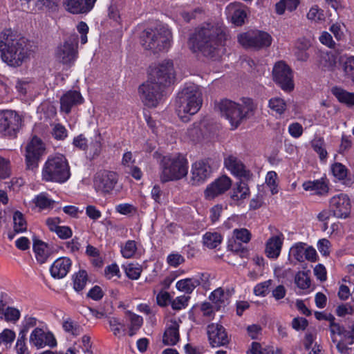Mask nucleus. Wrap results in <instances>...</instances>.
<instances>
[{
	"instance_id": "nucleus-22",
	"label": "nucleus",
	"mask_w": 354,
	"mask_h": 354,
	"mask_svg": "<svg viewBox=\"0 0 354 354\" xmlns=\"http://www.w3.org/2000/svg\"><path fill=\"white\" fill-rule=\"evenodd\" d=\"M225 12L227 19L236 26H242L247 17L245 7L241 3H230L225 9Z\"/></svg>"
},
{
	"instance_id": "nucleus-30",
	"label": "nucleus",
	"mask_w": 354,
	"mask_h": 354,
	"mask_svg": "<svg viewBox=\"0 0 354 354\" xmlns=\"http://www.w3.org/2000/svg\"><path fill=\"white\" fill-rule=\"evenodd\" d=\"M337 57L331 52L320 51L317 57V62L319 67L324 70H333Z\"/></svg>"
},
{
	"instance_id": "nucleus-50",
	"label": "nucleus",
	"mask_w": 354,
	"mask_h": 354,
	"mask_svg": "<svg viewBox=\"0 0 354 354\" xmlns=\"http://www.w3.org/2000/svg\"><path fill=\"white\" fill-rule=\"evenodd\" d=\"M16 337L14 330L6 328L0 333V345H3L6 348H10Z\"/></svg>"
},
{
	"instance_id": "nucleus-20",
	"label": "nucleus",
	"mask_w": 354,
	"mask_h": 354,
	"mask_svg": "<svg viewBox=\"0 0 354 354\" xmlns=\"http://www.w3.org/2000/svg\"><path fill=\"white\" fill-rule=\"evenodd\" d=\"M30 343L37 348H42L46 346L55 347L57 345L54 335L51 332L44 330L39 327L35 328L31 332Z\"/></svg>"
},
{
	"instance_id": "nucleus-35",
	"label": "nucleus",
	"mask_w": 354,
	"mask_h": 354,
	"mask_svg": "<svg viewBox=\"0 0 354 354\" xmlns=\"http://www.w3.org/2000/svg\"><path fill=\"white\" fill-rule=\"evenodd\" d=\"M198 286H200V279L194 277L180 279L176 283L177 290L186 294L192 293Z\"/></svg>"
},
{
	"instance_id": "nucleus-46",
	"label": "nucleus",
	"mask_w": 354,
	"mask_h": 354,
	"mask_svg": "<svg viewBox=\"0 0 354 354\" xmlns=\"http://www.w3.org/2000/svg\"><path fill=\"white\" fill-rule=\"evenodd\" d=\"M62 327L66 333L73 336H78L82 332V328L78 324V323L70 318H67L63 322Z\"/></svg>"
},
{
	"instance_id": "nucleus-43",
	"label": "nucleus",
	"mask_w": 354,
	"mask_h": 354,
	"mask_svg": "<svg viewBox=\"0 0 354 354\" xmlns=\"http://www.w3.org/2000/svg\"><path fill=\"white\" fill-rule=\"evenodd\" d=\"M203 243L209 248H216L222 241V236L218 232H206L203 237Z\"/></svg>"
},
{
	"instance_id": "nucleus-51",
	"label": "nucleus",
	"mask_w": 354,
	"mask_h": 354,
	"mask_svg": "<svg viewBox=\"0 0 354 354\" xmlns=\"http://www.w3.org/2000/svg\"><path fill=\"white\" fill-rule=\"evenodd\" d=\"M312 146L315 151L319 155L321 161L326 162L328 153L325 148L324 140L321 139L315 140L312 143Z\"/></svg>"
},
{
	"instance_id": "nucleus-24",
	"label": "nucleus",
	"mask_w": 354,
	"mask_h": 354,
	"mask_svg": "<svg viewBox=\"0 0 354 354\" xmlns=\"http://www.w3.org/2000/svg\"><path fill=\"white\" fill-rule=\"evenodd\" d=\"M96 0H65L64 6L66 10L72 14H84L90 12Z\"/></svg>"
},
{
	"instance_id": "nucleus-63",
	"label": "nucleus",
	"mask_w": 354,
	"mask_h": 354,
	"mask_svg": "<svg viewBox=\"0 0 354 354\" xmlns=\"http://www.w3.org/2000/svg\"><path fill=\"white\" fill-rule=\"evenodd\" d=\"M185 261L184 257L178 253H172L167 256V261L172 267L176 268Z\"/></svg>"
},
{
	"instance_id": "nucleus-56",
	"label": "nucleus",
	"mask_w": 354,
	"mask_h": 354,
	"mask_svg": "<svg viewBox=\"0 0 354 354\" xmlns=\"http://www.w3.org/2000/svg\"><path fill=\"white\" fill-rule=\"evenodd\" d=\"M115 212L122 215H131L137 212L136 206L131 203H120L115 206Z\"/></svg>"
},
{
	"instance_id": "nucleus-37",
	"label": "nucleus",
	"mask_w": 354,
	"mask_h": 354,
	"mask_svg": "<svg viewBox=\"0 0 354 354\" xmlns=\"http://www.w3.org/2000/svg\"><path fill=\"white\" fill-rule=\"evenodd\" d=\"M120 248L122 257L125 259L133 258L138 251V243L136 241L128 240L120 244Z\"/></svg>"
},
{
	"instance_id": "nucleus-23",
	"label": "nucleus",
	"mask_w": 354,
	"mask_h": 354,
	"mask_svg": "<svg viewBox=\"0 0 354 354\" xmlns=\"http://www.w3.org/2000/svg\"><path fill=\"white\" fill-rule=\"evenodd\" d=\"M84 98L77 91H68L60 97V111L68 114L71 109L83 103Z\"/></svg>"
},
{
	"instance_id": "nucleus-44",
	"label": "nucleus",
	"mask_w": 354,
	"mask_h": 354,
	"mask_svg": "<svg viewBox=\"0 0 354 354\" xmlns=\"http://www.w3.org/2000/svg\"><path fill=\"white\" fill-rule=\"evenodd\" d=\"M269 108L275 113L282 115L287 108V104L283 98L272 97L268 102Z\"/></svg>"
},
{
	"instance_id": "nucleus-58",
	"label": "nucleus",
	"mask_w": 354,
	"mask_h": 354,
	"mask_svg": "<svg viewBox=\"0 0 354 354\" xmlns=\"http://www.w3.org/2000/svg\"><path fill=\"white\" fill-rule=\"evenodd\" d=\"M233 234L236 239L241 243H247L251 239V234L245 228L235 229Z\"/></svg>"
},
{
	"instance_id": "nucleus-42",
	"label": "nucleus",
	"mask_w": 354,
	"mask_h": 354,
	"mask_svg": "<svg viewBox=\"0 0 354 354\" xmlns=\"http://www.w3.org/2000/svg\"><path fill=\"white\" fill-rule=\"evenodd\" d=\"M102 136L100 133H96L93 137L90 144L88 145L87 150L93 158L97 156L100 153L102 148Z\"/></svg>"
},
{
	"instance_id": "nucleus-48",
	"label": "nucleus",
	"mask_w": 354,
	"mask_h": 354,
	"mask_svg": "<svg viewBox=\"0 0 354 354\" xmlns=\"http://www.w3.org/2000/svg\"><path fill=\"white\" fill-rule=\"evenodd\" d=\"M14 230L17 233H21L26 230L27 223L22 213L19 211L15 212L13 214Z\"/></svg>"
},
{
	"instance_id": "nucleus-31",
	"label": "nucleus",
	"mask_w": 354,
	"mask_h": 354,
	"mask_svg": "<svg viewBox=\"0 0 354 354\" xmlns=\"http://www.w3.org/2000/svg\"><path fill=\"white\" fill-rule=\"evenodd\" d=\"M209 299L217 309H220L229 304L230 294L222 288H218L211 292Z\"/></svg>"
},
{
	"instance_id": "nucleus-25",
	"label": "nucleus",
	"mask_w": 354,
	"mask_h": 354,
	"mask_svg": "<svg viewBox=\"0 0 354 354\" xmlns=\"http://www.w3.org/2000/svg\"><path fill=\"white\" fill-rule=\"evenodd\" d=\"M72 261L68 257H62L57 259L50 268L53 278L60 279L65 277L71 270Z\"/></svg>"
},
{
	"instance_id": "nucleus-32",
	"label": "nucleus",
	"mask_w": 354,
	"mask_h": 354,
	"mask_svg": "<svg viewBox=\"0 0 354 354\" xmlns=\"http://www.w3.org/2000/svg\"><path fill=\"white\" fill-rule=\"evenodd\" d=\"M303 188L306 191L313 192L314 194L323 195L328 192V187L323 179L314 181H307L303 183Z\"/></svg>"
},
{
	"instance_id": "nucleus-41",
	"label": "nucleus",
	"mask_w": 354,
	"mask_h": 354,
	"mask_svg": "<svg viewBox=\"0 0 354 354\" xmlns=\"http://www.w3.org/2000/svg\"><path fill=\"white\" fill-rule=\"evenodd\" d=\"M32 202L39 209H46L53 207L54 201L48 197L46 193L42 192L37 195Z\"/></svg>"
},
{
	"instance_id": "nucleus-14",
	"label": "nucleus",
	"mask_w": 354,
	"mask_h": 354,
	"mask_svg": "<svg viewBox=\"0 0 354 354\" xmlns=\"http://www.w3.org/2000/svg\"><path fill=\"white\" fill-rule=\"evenodd\" d=\"M45 146L41 140L34 136L27 144L26 147V162L29 169L37 167L41 156L44 153Z\"/></svg>"
},
{
	"instance_id": "nucleus-6",
	"label": "nucleus",
	"mask_w": 354,
	"mask_h": 354,
	"mask_svg": "<svg viewBox=\"0 0 354 354\" xmlns=\"http://www.w3.org/2000/svg\"><path fill=\"white\" fill-rule=\"evenodd\" d=\"M188 168V160L184 155L174 153L165 156L161 160L160 180L162 182L180 180L187 175Z\"/></svg>"
},
{
	"instance_id": "nucleus-1",
	"label": "nucleus",
	"mask_w": 354,
	"mask_h": 354,
	"mask_svg": "<svg viewBox=\"0 0 354 354\" xmlns=\"http://www.w3.org/2000/svg\"><path fill=\"white\" fill-rule=\"evenodd\" d=\"M174 70L171 61L165 60L150 68L148 79L139 87L142 102L149 107L157 106L162 100L164 88L173 82Z\"/></svg>"
},
{
	"instance_id": "nucleus-26",
	"label": "nucleus",
	"mask_w": 354,
	"mask_h": 354,
	"mask_svg": "<svg viewBox=\"0 0 354 354\" xmlns=\"http://www.w3.org/2000/svg\"><path fill=\"white\" fill-rule=\"evenodd\" d=\"M284 236L281 232L272 235L266 241L265 252L270 259H277L279 256Z\"/></svg>"
},
{
	"instance_id": "nucleus-36",
	"label": "nucleus",
	"mask_w": 354,
	"mask_h": 354,
	"mask_svg": "<svg viewBox=\"0 0 354 354\" xmlns=\"http://www.w3.org/2000/svg\"><path fill=\"white\" fill-rule=\"evenodd\" d=\"M338 61L345 75L354 82V57L344 55L339 57Z\"/></svg>"
},
{
	"instance_id": "nucleus-53",
	"label": "nucleus",
	"mask_w": 354,
	"mask_h": 354,
	"mask_svg": "<svg viewBox=\"0 0 354 354\" xmlns=\"http://www.w3.org/2000/svg\"><path fill=\"white\" fill-rule=\"evenodd\" d=\"M307 18L315 22L322 21L324 20V11L317 6H314L310 8L307 13Z\"/></svg>"
},
{
	"instance_id": "nucleus-10",
	"label": "nucleus",
	"mask_w": 354,
	"mask_h": 354,
	"mask_svg": "<svg viewBox=\"0 0 354 354\" xmlns=\"http://www.w3.org/2000/svg\"><path fill=\"white\" fill-rule=\"evenodd\" d=\"M238 41L244 48H260L269 46L272 43V37L266 32L248 31L240 34Z\"/></svg>"
},
{
	"instance_id": "nucleus-38",
	"label": "nucleus",
	"mask_w": 354,
	"mask_h": 354,
	"mask_svg": "<svg viewBox=\"0 0 354 354\" xmlns=\"http://www.w3.org/2000/svg\"><path fill=\"white\" fill-rule=\"evenodd\" d=\"M299 4V0H280L275 5L276 13L282 15L286 10L292 12L295 10Z\"/></svg>"
},
{
	"instance_id": "nucleus-47",
	"label": "nucleus",
	"mask_w": 354,
	"mask_h": 354,
	"mask_svg": "<svg viewBox=\"0 0 354 354\" xmlns=\"http://www.w3.org/2000/svg\"><path fill=\"white\" fill-rule=\"evenodd\" d=\"M73 288L79 292L82 290L87 283L88 275L85 270H80L76 272L73 277Z\"/></svg>"
},
{
	"instance_id": "nucleus-55",
	"label": "nucleus",
	"mask_w": 354,
	"mask_h": 354,
	"mask_svg": "<svg viewBox=\"0 0 354 354\" xmlns=\"http://www.w3.org/2000/svg\"><path fill=\"white\" fill-rule=\"evenodd\" d=\"M104 275L107 279L116 280L120 278L119 266L116 263L107 266L104 269Z\"/></svg>"
},
{
	"instance_id": "nucleus-3",
	"label": "nucleus",
	"mask_w": 354,
	"mask_h": 354,
	"mask_svg": "<svg viewBox=\"0 0 354 354\" xmlns=\"http://www.w3.org/2000/svg\"><path fill=\"white\" fill-rule=\"evenodd\" d=\"M29 46L25 38L6 30L0 41L2 60L11 66H20L30 54Z\"/></svg>"
},
{
	"instance_id": "nucleus-57",
	"label": "nucleus",
	"mask_w": 354,
	"mask_h": 354,
	"mask_svg": "<svg viewBox=\"0 0 354 354\" xmlns=\"http://www.w3.org/2000/svg\"><path fill=\"white\" fill-rule=\"evenodd\" d=\"M330 169L333 175L338 180H343L347 176V169L341 163L336 162L332 165Z\"/></svg>"
},
{
	"instance_id": "nucleus-18",
	"label": "nucleus",
	"mask_w": 354,
	"mask_h": 354,
	"mask_svg": "<svg viewBox=\"0 0 354 354\" xmlns=\"http://www.w3.org/2000/svg\"><path fill=\"white\" fill-rule=\"evenodd\" d=\"M289 256L299 262H304L305 260L315 262L317 257L315 249L302 242L296 243L290 248Z\"/></svg>"
},
{
	"instance_id": "nucleus-12",
	"label": "nucleus",
	"mask_w": 354,
	"mask_h": 354,
	"mask_svg": "<svg viewBox=\"0 0 354 354\" xmlns=\"http://www.w3.org/2000/svg\"><path fill=\"white\" fill-rule=\"evenodd\" d=\"M77 35H71L56 50V57L65 64H70L77 57Z\"/></svg>"
},
{
	"instance_id": "nucleus-15",
	"label": "nucleus",
	"mask_w": 354,
	"mask_h": 354,
	"mask_svg": "<svg viewBox=\"0 0 354 354\" xmlns=\"http://www.w3.org/2000/svg\"><path fill=\"white\" fill-rule=\"evenodd\" d=\"M232 185V179L227 175H222L207 185L204 190V197L207 200H213L225 194Z\"/></svg>"
},
{
	"instance_id": "nucleus-45",
	"label": "nucleus",
	"mask_w": 354,
	"mask_h": 354,
	"mask_svg": "<svg viewBox=\"0 0 354 354\" xmlns=\"http://www.w3.org/2000/svg\"><path fill=\"white\" fill-rule=\"evenodd\" d=\"M111 330L115 336L124 335L126 331L125 325L117 317H111L108 319Z\"/></svg>"
},
{
	"instance_id": "nucleus-5",
	"label": "nucleus",
	"mask_w": 354,
	"mask_h": 354,
	"mask_svg": "<svg viewBox=\"0 0 354 354\" xmlns=\"http://www.w3.org/2000/svg\"><path fill=\"white\" fill-rule=\"evenodd\" d=\"M71 167L67 158L61 153L49 156L41 169V179L45 182L63 184L71 178Z\"/></svg>"
},
{
	"instance_id": "nucleus-60",
	"label": "nucleus",
	"mask_w": 354,
	"mask_h": 354,
	"mask_svg": "<svg viewBox=\"0 0 354 354\" xmlns=\"http://www.w3.org/2000/svg\"><path fill=\"white\" fill-rule=\"evenodd\" d=\"M271 280H267L256 285L254 288V293L255 295L265 297L268 292V288L271 285Z\"/></svg>"
},
{
	"instance_id": "nucleus-4",
	"label": "nucleus",
	"mask_w": 354,
	"mask_h": 354,
	"mask_svg": "<svg viewBox=\"0 0 354 354\" xmlns=\"http://www.w3.org/2000/svg\"><path fill=\"white\" fill-rule=\"evenodd\" d=\"M203 104L202 92L198 86L186 85L178 94L176 111L183 122H188L190 116L196 114Z\"/></svg>"
},
{
	"instance_id": "nucleus-61",
	"label": "nucleus",
	"mask_w": 354,
	"mask_h": 354,
	"mask_svg": "<svg viewBox=\"0 0 354 354\" xmlns=\"http://www.w3.org/2000/svg\"><path fill=\"white\" fill-rule=\"evenodd\" d=\"M288 131L289 134L294 138H300L304 132V128L299 122H292L289 124Z\"/></svg>"
},
{
	"instance_id": "nucleus-16",
	"label": "nucleus",
	"mask_w": 354,
	"mask_h": 354,
	"mask_svg": "<svg viewBox=\"0 0 354 354\" xmlns=\"http://www.w3.org/2000/svg\"><path fill=\"white\" fill-rule=\"evenodd\" d=\"M330 208L333 215L339 218L349 216L351 210V200L347 194H339L330 200Z\"/></svg>"
},
{
	"instance_id": "nucleus-9",
	"label": "nucleus",
	"mask_w": 354,
	"mask_h": 354,
	"mask_svg": "<svg viewBox=\"0 0 354 354\" xmlns=\"http://www.w3.org/2000/svg\"><path fill=\"white\" fill-rule=\"evenodd\" d=\"M23 123L22 117L15 111H0V133L6 137L15 138Z\"/></svg>"
},
{
	"instance_id": "nucleus-64",
	"label": "nucleus",
	"mask_w": 354,
	"mask_h": 354,
	"mask_svg": "<svg viewBox=\"0 0 354 354\" xmlns=\"http://www.w3.org/2000/svg\"><path fill=\"white\" fill-rule=\"evenodd\" d=\"M331 244L326 239H320L317 243V249L323 256H328L330 254Z\"/></svg>"
},
{
	"instance_id": "nucleus-59",
	"label": "nucleus",
	"mask_w": 354,
	"mask_h": 354,
	"mask_svg": "<svg viewBox=\"0 0 354 354\" xmlns=\"http://www.w3.org/2000/svg\"><path fill=\"white\" fill-rule=\"evenodd\" d=\"M295 283L301 289L305 290L310 285L308 275L304 272H298L295 278Z\"/></svg>"
},
{
	"instance_id": "nucleus-8",
	"label": "nucleus",
	"mask_w": 354,
	"mask_h": 354,
	"mask_svg": "<svg viewBox=\"0 0 354 354\" xmlns=\"http://www.w3.org/2000/svg\"><path fill=\"white\" fill-rule=\"evenodd\" d=\"M171 32L168 27L159 26L155 30H147L143 35L142 45L156 51L167 50L171 44Z\"/></svg>"
},
{
	"instance_id": "nucleus-34",
	"label": "nucleus",
	"mask_w": 354,
	"mask_h": 354,
	"mask_svg": "<svg viewBox=\"0 0 354 354\" xmlns=\"http://www.w3.org/2000/svg\"><path fill=\"white\" fill-rule=\"evenodd\" d=\"M33 250L37 261L41 263L46 262L50 254V248L48 245L41 241L34 243Z\"/></svg>"
},
{
	"instance_id": "nucleus-19",
	"label": "nucleus",
	"mask_w": 354,
	"mask_h": 354,
	"mask_svg": "<svg viewBox=\"0 0 354 354\" xmlns=\"http://www.w3.org/2000/svg\"><path fill=\"white\" fill-rule=\"evenodd\" d=\"M212 167L207 160H199L193 163L191 169V183L200 185L204 183L212 174Z\"/></svg>"
},
{
	"instance_id": "nucleus-54",
	"label": "nucleus",
	"mask_w": 354,
	"mask_h": 354,
	"mask_svg": "<svg viewBox=\"0 0 354 354\" xmlns=\"http://www.w3.org/2000/svg\"><path fill=\"white\" fill-rule=\"evenodd\" d=\"M190 297L181 295L176 297L171 301V306L173 310H180L185 309L188 306Z\"/></svg>"
},
{
	"instance_id": "nucleus-33",
	"label": "nucleus",
	"mask_w": 354,
	"mask_h": 354,
	"mask_svg": "<svg viewBox=\"0 0 354 354\" xmlns=\"http://www.w3.org/2000/svg\"><path fill=\"white\" fill-rule=\"evenodd\" d=\"M125 320L128 324L129 335L133 336L136 331L142 326L143 319L141 316L135 314L131 311L125 313Z\"/></svg>"
},
{
	"instance_id": "nucleus-7",
	"label": "nucleus",
	"mask_w": 354,
	"mask_h": 354,
	"mask_svg": "<svg viewBox=\"0 0 354 354\" xmlns=\"http://www.w3.org/2000/svg\"><path fill=\"white\" fill-rule=\"evenodd\" d=\"M221 114L230 123L232 129H236L242 120L253 110L252 102L248 100L243 104H237L231 100H222L218 104Z\"/></svg>"
},
{
	"instance_id": "nucleus-11",
	"label": "nucleus",
	"mask_w": 354,
	"mask_h": 354,
	"mask_svg": "<svg viewBox=\"0 0 354 354\" xmlns=\"http://www.w3.org/2000/svg\"><path fill=\"white\" fill-rule=\"evenodd\" d=\"M118 182V176L115 172L104 170L95 175L93 187L97 192L109 194L115 189Z\"/></svg>"
},
{
	"instance_id": "nucleus-28",
	"label": "nucleus",
	"mask_w": 354,
	"mask_h": 354,
	"mask_svg": "<svg viewBox=\"0 0 354 354\" xmlns=\"http://www.w3.org/2000/svg\"><path fill=\"white\" fill-rule=\"evenodd\" d=\"M179 324L178 322L171 319L165 331L162 342L166 345L173 346L179 341Z\"/></svg>"
},
{
	"instance_id": "nucleus-40",
	"label": "nucleus",
	"mask_w": 354,
	"mask_h": 354,
	"mask_svg": "<svg viewBox=\"0 0 354 354\" xmlns=\"http://www.w3.org/2000/svg\"><path fill=\"white\" fill-rule=\"evenodd\" d=\"M265 183L272 195L279 192L278 175L275 171H270L266 174Z\"/></svg>"
},
{
	"instance_id": "nucleus-17",
	"label": "nucleus",
	"mask_w": 354,
	"mask_h": 354,
	"mask_svg": "<svg viewBox=\"0 0 354 354\" xmlns=\"http://www.w3.org/2000/svg\"><path fill=\"white\" fill-rule=\"evenodd\" d=\"M224 167L232 175L238 178L248 180L252 176L251 171L235 156L229 155L225 157L224 158Z\"/></svg>"
},
{
	"instance_id": "nucleus-49",
	"label": "nucleus",
	"mask_w": 354,
	"mask_h": 354,
	"mask_svg": "<svg viewBox=\"0 0 354 354\" xmlns=\"http://www.w3.org/2000/svg\"><path fill=\"white\" fill-rule=\"evenodd\" d=\"M127 277L132 280H137L141 274L142 268L138 264L128 263L123 266Z\"/></svg>"
},
{
	"instance_id": "nucleus-62",
	"label": "nucleus",
	"mask_w": 354,
	"mask_h": 354,
	"mask_svg": "<svg viewBox=\"0 0 354 354\" xmlns=\"http://www.w3.org/2000/svg\"><path fill=\"white\" fill-rule=\"evenodd\" d=\"M20 311L13 307H8L4 313L6 319L10 322H17L20 318Z\"/></svg>"
},
{
	"instance_id": "nucleus-29",
	"label": "nucleus",
	"mask_w": 354,
	"mask_h": 354,
	"mask_svg": "<svg viewBox=\"0 0 354 354\" xmlns=\"http://www.w3.org/2000/svg\"><path fill=\"white\" fill-rule=\"evenodd\" d=\"M334 319L335 318L330 316V331L333 342H336L337 340L348 342L350 332L346 330L342 326L334 322Z\"/></svg>"
},
{
	"instance_id": "nucleus-2",
	"label": "nucleus",
	"mask_w": 354,
	"mask_h": 354,
	"mask_svg": "<svg viewBox=\"0 0 354 354\" xmlns=\"http://www.w3.org/2000/svg\"><path fill=\"white\" fill-rule=\"evenodd\" d=\"M225 39L224 29L221 24H206L190 37L188 44L194 53L201 52L205 56L217 58L225 52Z\"/></svg>"
},
{
	"instance_id": "nucleus-21",
	"label": "nucleus",
	"mask_w": 354,
	"mask_h": 354,
	"mask_svg": "<svg viewBox=\"0 0 354 354\" xmlns=\"http://www.w3.org/2000/svg\"><path fill=\"white\" fill-rule=\"evenodd\" d=\"M207 333L212 347L225 346L229 343V338L224 327L218 324L207 326Z\"/></svg>"
},
{
	"instance_id": "nucleus-13",
	"label": "nucleus",
	"mask_w": 354,
	"mask_h": 354,
	"mask_svg": "<svg viewBox=\"0 0 354 354\" xmlns=\"http://www.w3.org/2000/svg\"><path fill=\"white\" fill-rule=\"evenodd\" d=\"M274 80L282 90L290 92L294 88L292 74L290 68L283 62L275 64L272 70Z\"/></svg>"
},
{
	"instance_id": "nucleus-27",
	"label": "nucleus",
	"mask_w": 354,
	"mask_h": 354,
	"mask_svg": "<svg viewBox=\"0 0 354 354\" xmlns=\"http://www.w3.org/2000/svg\"><path fill=\"white\" fill-rule=\"evenodd\" d=\"M250 189L246 183L242 181L237 183L230 192L231 204L240 205L250 196Z\"/></svg>"
},
{
	"instance_id": "nucleus-39",
	"label": "nucleus",
	"mask_w": 354,
	"mask_h": 354,
	"mask_svg": "<svg viewBox=\"0 0 354 354\" xmlns=\"http://www.w3.org/2000/svg\"><path fill=\"white\" fill-rule=\"evenodd\" d=\"M332 93L339 102L345 103L348 105L354 104V93L347 92L339 87L333 88Z\"/></svg>"
},
{
	"instance_id": "nucleus-52",
	"label": "nucleus",
	"mask_w": 354,
	"mask_h": 354,
	"mask_svg": "<svg viewBox=\"0 0 354 354\" xmlns=\"http://www.w3.org/2000/svg\"><path fill=\"white\" fill-rule=\"evenodd\" d=\"M26 334L24 331H20L15 344L17 354H28V348L26 343Z\"/></svg>"
}]
</instances>
